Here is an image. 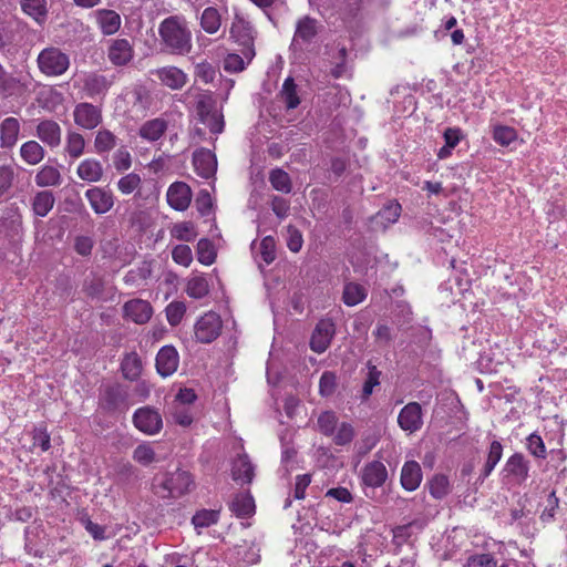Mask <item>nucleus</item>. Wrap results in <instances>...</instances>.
Returning <instances> with one entry per match:
<instances>
[{
    "instance_id": "1",
    "label": "nucleus",
    "mask_w": 567,
    "mask_h": 567,
    "mask_svg": "<svg viewBox=\"0 0 567 567\" xmlns=\"http://www.w3.org/2000/svg\"><path fill=\"white\" fill-rule=\"evenodd\" d=\"M130 386L118 381L106 382L99 388V409L107 415H117L128 411Z\"/></svg>"
},
{
    "instance_id": "2",
    "label": "nucleus",
    "mask_w": 567,
    "mask_h": 567,
    "mask_svg": "<svg viewBox=\"0 0 567 567\" xmlns=\"http://www.w3.org/2000/svg\"><path fill=\"white\" fill-rule=\"evenodd\" d=\"M158 31L163 42L169 48L171 52L185 54L190 51V32L176 18H166L159 24Z\"/></svg>"
},
{
    "instance_id": "3",
    "label": "nucleus",
    "mask_w": 567,
    "mask_h": 567,
    "mask_svg": "<svg viewBox=\"0 0 567 567\" xmlns=\"http://www.w3.org/2000/svg\"><path fill=\"white\" fill-rule=\"evenodd\" d=\"M198 121L209 128L213 134H220L224 131V116L216 109V101L210 94H202L195 104Z\"/></svg>"
},
{
    "instance_id": "4",
    "label": "nucleus",
    "mask_w": 567,
    "mask_h": 567,
    "mask_svg": "<svg viewBox=\"0 0 567 567\" xmlns=\"http://www.w3.org/2000/svg\"><path fill=\"white\" fill-rule=\"evenodd\" d=\"M37 62L39 70L47 76L62 75L70 66L69 55L55 47L43 49L39 53Z\"/></svg>"
},
{
    "instance_id": "5",
    "label": "nucleus",
    "mask_w": 567,
    "mask_h": 567,
    "mask_svg": "<svg viewBox=\"0 0 567 567\" xmlns=\"http://www.w3.org/2000/svg\"><path fill=\"white\" fill-rule=\"evenodd\" d=\"M321 28L320 22L310 16H303L298 19L290 49L302 51L306 47L313 43Z\"/></svg>"
},
{
    "instance_id": "6",
    "label": "nucleus",
    "mask_w": 567,
    "mask_h": 567,
    "mask_svg": "<svg viewBox=\"0 0 567 567\" xmlns=\"http://www.w3.org/2000/svg\"><path fill=\"white\" fill-rule=\"evenodd\" d=\"M132 422L140 432L146 435H155L163 429L161 413L151 405L136 409L133 413Z\"/></svg>"
},
{
    "instance_id": "7",
    "label": "nucleus",
    "mask_w": 567,
    "mask_h": 567,
    "mask_svg": "<svg viewBox=\"0 0 567 567\" xmlns=\"http://www.w3.org/2000/svg\"><path fill=\"white\" fill-rule=\"evenodd\" d=\"M221 319L214 311L204 313L195 323V338L200 343H212L221 332Z\"/></svg>"
},
{
    "instance_id": "8",
    "label": "nucleus",
    "mask_w": 567,
    "mask_h": 567,
    "mask_svg": "<svg viewBox=\"0 0 567 567\" xmlns=\"http://www.w3.org/2000/svg\"><path fill=\"white\" fill-rule=\"evenodd\" d=\"M252 25L239 14L235 16L230 28V37L243 47L241 53L248 60L255 56Z\"/></svg>"
},
{
    "instance_id": "9",
    "label": "nucleus",
    "mask_w": 567,
    "mask_h": 567,
    "mask_svg": "<svg viewBox=\"0 0 567 567\" xmlns=\"http://www.w3.org/2000/svg\"><path fill=\"white\" fill-rule=\"evenodd\" d=\"M361 485L365 496H370L368 488L374 492L375 488L381 487L388 480V470L380 461L368 462L360 473Z\"/></svg>"
},
{
    "instance_id": "10",
    "label": "nucleus",
    "mask_w": 567,
    "mask_h": 567,
    "mask_svg": "<svg viewBox=\"0 0 567 567\" xmlns=\"http://www.w3.org/2000/svg\"><path fill=\"white\" fill-rule=\"evenodd\" d=\"M193 484V477L189 472L177 470L174 473H171L161 484V487L167 491V495H163L162 497L177 498L187 494Z\"/></svg>"
},
{
    "instance_id": "11",
    "label": "nucleus",
    "mask_w": 567,
    "mask_h": 567,
    "mask_svg": "<svg viewBox=\"0 0 567 567\" xmlns=\"http://www.w3.org/2000/svg\"><path fill=\"white\" fill-rule=\"evenodd\" d=\"M336 333V326L330 319L320 320L312 331L310 349L316 353H323L330 346Z\"/></svg>"
},
{
    "instance_id": "12",
    "label": "nucleus",
    "mask_w": 567,
    "mask_h": 567,
    "mask_svg": "<svg viewBox=\"0 0 567 567\" xmlns=\"http://www.w3.org/2000/svg\"><path fill=\"white\" fill-rule=\"evenodd\" d=\"M530 462L520 452H515L511 455L504 467L503 473L505 477L513 478L516 483H525L529 477Z\"/></svg>"
},
{
    "instance_id": "13",
    "label": "nucleus",
    "mask_w": 567,
    "mask_h": 567,
    "mask_svg": "<svg viewBox=\"0 0 567 567\" xmlns=\"http://www.w3.org/2000/svg\"><path fill=\"white\" fill-rule=\"evenodd\" d=\"M178 364L179 354L174 346L166 344L158 350L155 358V368L161 377H171L176 372Z\"/></svg>"
},
{
    "instance_id": "14",
    "label": "nucleus",
    "mask_w": 567,
    "mask_h": 567,
    "mask_svg": "<svg viewBox=\"0 0 567 567\" xmlns=\"http://www.w3.org/2000/svg\"><path fill=\"white\" fill-rule=\"evenodd\" d=\"M74 123L85 130H93L102 123L101 110L91 103H79L73 111Z\"/></svg>"
},
{
    "instance_id": "15",
    "label": "nucleus",
    "mask_w": 567,
    "mask_h": 567,
    "mask_svg": "<svg viewBox=\"0 0 567 567\" xmlns=\"http://www.w3.org/2000/svg\"><path fill=\"white\" fill-rule=\"evenodd\" d=\"M399 426L406 432L414 433L423 425L422 406L417 402H410L404 405L398 415Z\"/></svg>"
},
{
    "instance_id": "16",
    "label": "nucleus",
    "mask_w": 567,
    "mask_h": 567,
    "mask_svg": "<svg viewBox=\"0 0 567 567\" xmlns=\"http://www.w3.org/2000/svg\"><path fill=\"white\" fill-rule=\"evenodd\" d=\"M192 163L195 172L202 178L209 179L217 171V157L210 150L200 147L193 153Z\"/></svg>"
},
{
    "instance_id": "17",
    "label": "nucleus",
    "mask_w": 567,
    "mask_h": 567,
    "mask_svg": "<svg viewBox=\"0 0 567 567\" xmlns=\"http://www.w3.org/2000/svg\"><path fill=\"white\" fill-rule=\"evenodd\" d=\"M153 315L152 305L143 299H132L123 306V317L136 324L146 323Z\"/></svg>"
},
{
    "instance_id": "18",
    "label": "nucleus",
    "mask_w": 567,
    "mask_h": 567,
    "mask_svg": "<svg viewBox=\"0 0 567 567\" xmlns=\"http://www.w3.org/2000/svg\"><path fill=\"white\" fill-rule=\"evenodd\" d=\"M166 198L173 209L184 212L192 200L190 187L184 182H174L167 189Z\"/></svg>"
},
{
    "instance_id": "19",
    "label": "nucleus",
    "mask_w": 567,
    "mask_h": 567,
    "mask_svg": "<svg viewBox=\"0 0 567 567\" xmlns=\"http://www.w3.org/2000/svg\"><path fill=\"white\" fill-rule=\"evenodd\" d=\"M91 208L97 215H103L112 209L114 205V196L111 190L102 187H92L85 192Z\"/></svg>"
},
{
    "instance_id": "20",
    "label": "nucleus",
    "mask_w": 567,
    "mask_h": 567,
    "mask_svg": "<svg viewBox=\"0 0 567 567\" xmlns=\"http://www.w3.org/2000/svg\"><path fill=\"white\" fill-rule=\"evenodd\" d=\"M255 477V465L251 463L248 454L241 453L231 463V478L243 485H249Z\"/></svg>"
},
{
    "instance_id": "21",
    "label": "nucleus",
    "mask_w": 567,
    "mask_h": 567,
    "mask_svg": "<svg viewBox=\"0 0 567 567\" xmlns=\"http://www.w3.org/2000/svg\"><path fill=\"white\" fill-rule=\"evenodd\" d=\"M62 130L54 120H41L35 128V136L50 148L61 144Z\"/></svg>"
},
{
    "instance_id": "22",
    "label": "nucleus",
    "mask_w": 567,
    "mask_h": 567,
    "mask_svg": "<svg viewBox=\"0 0 567 567\" xmlns=\"http://www.w3.org/2000/svg\"><path fill=\"white\" fill-rule=\"evenodd\" d=\"M228 507L237 518H249L256 512L255 499L250 492L235 494Z\"/></svg>"
},
{
    "instance_id": "23",
    "label": "nucleus",
    "mask_w": 567,
    "mask_h": 567,
    "mask_svg": "<svg viewBox=\"0 0 567 567\" xmlns=\"http://www.w3.org/2000/svg\"><path fill=\"white\" fill-rule=\"evenodd\" d=\"M422 468L416 461H406L402 468L400 475L401 486L408 491L413 492L419 488L422 482Z\"/></svg>"
},
{
    "instance_id": "24",
    "label": "nucleus",
    "mask_w": 567,
    "mask_h": 567,
    "mask_svg": "<svg viewBox=\"0 0 567 567\" xmlns=\"http://www.w3.org/2000/svg\"><path fill=\"white\" fill-rule=\"evenodd\" d=\"M107 56L114 65H126L133 59V49L128 40H114L109 48Z\"/></svg>"
},
{
    "instance_id": "25",
    "label": "nucleus",
    "mask_w": 567,
    "mask_h": 567,
    "mask_svg": "<svg viewBox=\"0 0 567 567\" xmlns=\"http://www.w3.org/2000/svg\"><path fill=\"white\" fill-rule=\"evenodd\" d=\"M20 122L16 117H6L0 123V146L2 148H12L19 138Z\"/></svg>"
},
{
    "instance_id": "26",
    "label": "nucleus",
    "mask_w": 567,
    "mask_h": 567,
    "mask_svg": "<svg viewBox=\"0 0 567 567\" xmlns=\"http://www.w3.org/2000/svg\"><path fill=\"white\" fill-rule=\"evenodd\" d=\"M503 456V444L494 440L488 446L487 457L481 470V474L475 484H483V482L491 475L495 466L498 464Z\"/></svg>"
},
{
    "instance_id": "27",
    "label": "nucleus",
    "mask_w": 567,
    "mask_h": 567,
    "mask_svg": "<svg viewBox=\"0 0 567 567\" xmlns=\"http://www.w3.org/2000/svg\"><path fill=\"white\" fill-rule=\"evenodd\" d=\"M167 127L166 120L156 117L144 122L138 130V135L145 141L156 142L165 134Z\"/></svg>"
},
{
    "instance_id": "28",
    "label": "nucleus",
    "mask_w": 567,
    "mask_h": 567,
    "mask_svg": "<svg viewBox=\"0 0 567 567\" xmlns=\"http://www.w3.org/2000/svg\"><path fill=\"white\" fill-rule=\"evenodd\" d=\"M97 24L104 35H111L118 31L121 27V16L110 9H100L96 12Z\"/></svg>"
},
{
    "instance_id": "29",
    "label": "nucleus",
    "mask_w": 567,
    "mask_h": 567,
    "mask_svg": "<svg viewBox=\"0 0 567 567\" xmlns=\"http://www.w3.org/2000/svg\"><path fill=\"white\" fill-rule=\"evenodd\" d=\"M120 369L124 379L128 381L138 380L143 369L140 355L135 351L125 353L121 360Z\"/></svg>"
},
{
    "instance_id": "30",
    "label": "nucleus",
    "mask_w": 567,
    "mask_h": 567,
    "mask_svg": "<svg viewBox=\"0 0 567 567\" xmlns=\"http://www.w3.org/2000/svg\"><path fill=\"white\" fill-rule=\"evenodd\" d=\"M157 74L161 82L172 90L182 89L187 81L186 74L176 66L162 68Z\"/></svg>"
},
{
    "instance_id": "31",
    "label": "nucleus",
    "mask_w": 567,
    "mask_h": 567,
    "mask_svg": "<svg viewBox=\"0 0 567 567\" xmlns=\"http://www.w3.org/2000/svg\"><path fill=\"white\" fill-rule=\"evenodd\" d=\"M110 85L111 82L107 78L99 73H90L85 76L83 82L84 92L90 97L105 94Z\"/></svg>"
},
{
    "instance_id": "32",
    "label": "nucleus",
    "mask_w": 567,
    "mask_h": 567,
    "mask_svg": "<svg viewBox=\"0 0 567 567\" xmlns=\"http://www.w3.org/2000/svg\"><path fill=\"white\" fill-rule=\"evenodd\" d=\"M365 368L368 370L361 394L360 400L362 402L369 400V398L372 395L374 389L380 385V378L382 372L372 363L371 360H368L365 363Z\"/></svg>"
},
{
    "instance_id": "33",
    "label": "nucleus",
    "mask_w": 567,
    "mask_h": 567,
    "mask_svg": "<svg viewBox=\"0 0 567 567\" xmlns=\"http://www.w3.org/2000/svg\"><path fill=\"white\" fill-rule=\"evenodd\" d=\"M20 156L27 164L37 165L43 161L45 150L39 142L30 140L21 145Z\"/></svg>"
},
{
    "instance_id": "34",
    "label": "nucleus",
    "mask_w": 567,
    "mask_h": 567,
    "mask_svg": "<svg viewBox=\"0 0 567 567\" xmlns=\"http://www.w3.org/2000/svg\"><path fill=\"white\" fill-rule=\"evenodd\" d=\"M76 173L81 179L93 183L102 178L103 168L97 159L87 158L80 163Z\"/></svg>"
},
{
    "instance_id": "35",
    "label": "nucleus",
    "mask_w": 567,
    "mask_h": 567,
    "mask_svg": "<svg viewBox=\"0 0 567 567\" xmlns=\"http://www.w3.org/2000/svg\"><path fill=\"white\" fill-rule=\"evenodd\" d=\"M21 9L39 25H42L48 18L47 0H21Z\"/></svg>"
},
{
    "instance_id": "36",
    "label": "nucleus",
    "mask_w": 567,
    "mask_h": 567,
    "mask_svg": "<svg viewBox=\"0 0 567 567\" xmlns=\"http://www.w3.org/2000/svg\"><path fill=\"white\" fill-rule=\"evenodd\" d=\"M368 291L364 286L358 282H346L343 286L342 301L348 307H353L367 298Z\"/></svg>"
},
{
    "instance_id": "37",
    "label": "nucleus",
    "mask_w": 567,
    "mask_h": 567,
    "mask_svg": "<svg viewBox=\"0 0 567 567\" xmlns=\"http://www.w3.org/2000/svg\"><path fill=\"white\" fill-rule=\"evenodd\" d=\"M297 84L295 83L293 78L288 76L281 86L279 92V96L282 103L286 106V110H295L300 104V97L297 92Z\"/></svg>"
},
{
    "instance_id": "38",
    "label": "nucleus",
    "mask_w": 567,
    "mask_h": 567,
    "mask_svg": "<svg viewBox=\"0 0 567 567\" xmlns=\"http://www.w3.org/2000/svg\"><path fill=\"white\" fill-rule=\"evenodd\" d=\"M55 198L51 190L38 192L32 199V210L35 216L45 217L53 208Z\"/></svg>"
},
{
    "instance_id": "39",
    "label": "nucleus",
    "mask_w": 567,
    "mask_h": 567,
    "mask_svg": "<svg viewBox=\"0 0 567 567\" xmlns=\"http://www.w3.org/2000/svg\"><path fill=\"white\" fill-rule=\"evenodd\" d=\"M34 182L39 187L59 186L62 182V177L56 167L44 165L37 173Z\"/></svg>"
},
{
    "instance_id": "40",
    "label": "nucleus",
    "mask_w": 567,
    "mask_h": 567,
    "mask_svg": "<svg viewBox=\"0 0 567 567\" xmlns=\"http://www.w3.org/2000/svg\"><path fill=\"white\" fill-rule=\"evenodd\" d=\"M220 509H199L192 517L195 529L207 528L219 522Z\"/></svg>"
},
{
    "instance_id": "41",
    "label": "nucleus",
    "mask_w": 567,
    "mask_h": 567,
    "mask_svg": "<svg viewBox=\"0 0 567 567\" xmlns=\"http://www.w3.org/2000/svg\"><path fill=\"white\" fill-rule=\"evenodd\" d=\"M269 182L274 189L284 194H289L292 190V182L289 174L282 168L276 167L269 173Z\"/></svg>"
},
{
    "instance_id": "42",
    "label": "nucleus",
    "mask_w": 567,
    "mask_h": 567,
    "mask_svg": "<svg viewBox=\"0 0 567 567\" xmlns=\"http://www.w3.org/2000/svg\"><path fill=\"white\" fill-rule=\"evenodd\" d=\"M196 256L200 264L205 266L213 265L217 257L213 241L208 238H200L196 246Z\"/></svg>"
},
{
    "instance_id": "43",
    "label": "nucleus",
    "mask_w": 567,
    "mask_h": 567,
    "mask_svg": "<svg viewBox=\"0 0 567 567\" xmlns=\"http://www.w3.org/2000/svg\"><path fill=\"white\" fill-rule=\"evenodd\" d=\"M402 207L398 200L388 202L378 213L375 218L384 226L398 221Z\"/></svg>"
},
{
    "instance_id": "44",
    "label": "nucleus",
    "mask_w": 567,
    "mask_h": 567,
    "mask_svg": "<svg viewBox=\"0 0 567 567\" xmlns=\"http://www.w3.org/2000/svg\"><path fill=\"white\" fill-rule=\"evenodd\" d=\"M131 94H132V99H133L132 100L133 107H135L136 110H138L141 112H145V111L150 110L152 102H153V97L146 86H144L142 84H136L132 89Z\"/></svg>"
},
{
    "instance_id": "45",
    "label": "nucleus",
    "mask_w": 567,
    "mask_h": 567,
    "mask_svg": "<svg viewBox=\"0 0 567 567\" xmlns=\"http://www.w3.org/2000/svg\"><path fill=\"white\" fill-rule=\"evenodd\" d=\"M430 495L435 499H442L450 493V481L444 474H435L429 482Z\"/></svg>"
},
{
    "instance_id": "46",
    "label": "nucleus",
    "mask_w": 567,
    "mask_h": 567,
    "mask_svg": "<svg viewBox=\"0 0 567 567\" xmlns=\"http://www.w3.org/2000/svg\"><path fill=\"white\" fill-rule=\"evenodd\" d=\"M221 24V18L218 10L214 7L206 8L200 17V27L209 34L218 31Z\"/></svg>"
},
{
    "instance_id": "47",
    "label": "nucleus",
    "mask_w": 567,
    "mask_h": 567,
    "mask_svg": "<svg viewBox=\"0 0 567 567\" xmlns=\"http://www.w3.org/2000/svg\"><path fill=\"white\" fill-rule=\"evenodd\" d=\"M517 136V131L512 126L497 124L493 127L492 137L501 146H509Z\"/></svg>"
},
{
    "instance_id": "48",
    "label": "nucleus",
    "mask_w": 567,
    "mask_h": 567,
    "mask_svg": "<svg viewBox=\"0 0 567 567\" xmlns=\"http://www.w3.org/2000/svg\"><path fill=\"white\" fill-rule=\"evenodd\" d=\"M338 416L333 411H323L318 416L317 425L318 430L324 436H332L338 427Z\"/></svg>"
},
{
    "instance_id": "49",
    "label": "nucleus",
    "mask_w": 567,
    "mask_h": 567,
    "mask_svg": "<svg viewBox=\"0 0 567 567\" xmlns=\"http://www.w3.org/2000/svg\"><path fill=\"white\" fill-rule=\"evenodd\" d=\"M187 295L193 299H202L209 293V285L204 276H195L187 281Z\"/></svg>"
},
{
    "instance_id": "50",
    "label": "nucleus",
    "mask_w": 567,
    "mask_h": 567,
    "mask_svg": "<svg viewBox=\"0 0 567 567\" xmlns=\"http://www.w3.org/2000/svg\"><path fill=\"white\" fill-rule=\"evenodd\" d=\"M525 447L528 453L537 460H545L547 457L545 442L537 432H534L526 437Z\"/></svg>"
},
{
    "instance_id": "51",
    "label": "nucleus",
    "mask_w": 567,
    "mask_h": 567,
    "mask_svg": "<svg viewBox=\"0 0 567 567\" xmlns=\"http://www.w3.org/2000/svg\"><path fill=\"white\" fill-rule=\"evenodd\" d=\"M116 145V136L109 130H100L96 133L94 147L96 153L103 154L113 150Z\"/></svg>"
},
{
    "instance_id": "52",
    "label": "nucleus",
    "mask_w": 567,
    "mask_h": 567,
    "mask_svg": "<svg viewBox=\"0 0 567 567\" xmlns=\"http://www.w3.org/2000/svg\"><path fill=\"white\" fill-rule=\"evenodd\" d=\"M171 235L181 241H193L197 237V231L192 221L177 223L171 229Z\"/></svg>"
},
{
    "instance_id": "53",
    "label": "nucleus",
    "mask_w": 567,
    "mask_h": 567,
    "mask_svg": "<svg viewBox=\"0 0 567 567\" xmlns=\"http://www.w3.org/2000/svg\"><path fill=\"white\" fill-rule=\"evenodd\" d=\"M502 362L495 360L494 354L492 351H483L480 354V358L476 361V368L480 371V373L483 374H492L498 372V365H501Z\"/></svg>"
},
{
    "instance_id": "54",
    "label": "nucleus",
    "mask_w": 567,
    "mask_h": 567,
    "mask_svg": "<svg viewBox=\"0 0 567 567\" xmlns=\"http://www.w3.org/2000/svg\"><path fill=\"white\" fill-rule=\"evenodd\" d=\"M355 431L352 424L342 422L338 425L334 434L332 435V441L336 445L346 446L353 441Z\"/></svg>"
},
{
    "instance_id": "55",
    "label": "nucleus",
    "mask_w": 567,
    "mask_h": 567,
    "mask_svg": "<svg viewBox=\"0 0 567 567\" xmlns=\"http://www.w3.org/2000/svg\"><path fill=\"white\" fill-rule=\"evenodd\" d=\"M84 147H85V140L80 133L71 132L68 134L65 152L72 158L80 157L84 152Z\"/></svg>"
},
{
    "instance_id": "56",
    "label": "nucleus",
    "mask_w": 567,
    "mask_h": 567,
    "mask_svg": "<svg viewBox=\"0 0 567 567\" xmlns=\"http://www.w3.org/2000/svg\"><path fill=\"white\" fill-rule=\"evenodd\" d=\"M14 178L16 172L11 165H0V199L9 194Z\"/></svg>"
},
{
    "instance_id": "57",
    "label": "nucleus",
    "mask_w": 567,
    "mask_h": 567,
    "mask_svg": "<svg viewBox=\"0 0 567 567\" xmlns=\"http://www.w3.org/2000/svg\"><path fill=\"white\" fill-rule=\"evenodd\" d=\"M156 458L154 449L147 444H138L133 451V460L143 466H148Z\"/></svg>"
},
{
    "instance_id": "58",
    "label": "nucleus",
    "mask_w": 567,
    "mask_h": 567,
    "mask_svg": "<svg viewBox=\"0 0 567 567\" xmlns=\"http://www.w3.org/2000/svg\"><path fill=\"white\" fill-rule=\"evenodd\" d=\"M166 319L172 327H176L183 320L186 306L183 301H173L165 308Z\"/></svg>"
},
{
    "instance_id": "59",
    "label": "nucleus",
    "mask_w": 567,
    "mask_h": 567,
    "mask_svg": "<svg viewBox=\"0 0 567 567\" xmlns=\"http://www.w3.org/2000/svg\"><path fill=\"white\" fill-rule=\"evenodd\" d=\"M64 210L70 214H76L84 220H91V215L85 208L82 199L79 196L66 197L63 202Z\"/></svg>"
},
{
    "instance_id": "60",
    "label": "nucleus",
    "mask_w": 567,
    "mask_h": 567,
    "mask_svg": "<svg viewBox=\"0 0 567 567\" xmlns=\"http://www.w3.org/2000/svg\"><path fill=\"white\" fill-rule=\"evenodd\" d=\"M337 389V375L332 371H324L319 380V393L323 398L331 396Z\"/></svg>"
},
{
    "instance_id": "61",
    "label": "nucleus",
    "mask_w": 567,
    "mask_h": 567,
    "mask_svg": "<svg viewBox=\"0 0 567 567\" xmlns=\"http://www.w3.org/2000/svg\"><path fill=\"white\" fill-rule=\"evenodd\" d=\"M83 292L92 299L100 298L104 292L103 279L95 276L85 278L83 281Z\"/></svg>"
},
{
    "instance_id": "62",
    "label": "nucleus",
    "mask_w": 567,
    "mask_h": 567,
    "mask_svg": "<svg viewBox=\"0 0 567 567\" xmlns=\"http://www.w3.org/2000/svg\"><path fill=\"white\" fill-rule=\"evenodd\" d=\"M350 162L346 157L334 156L330 161V179L338 182L348 171Z\"/></svg>"
},
{
    "instance_id": "63",
    "label": "nucleus",
    "mask_w": 567,
    "mask_h": 567,
    "mask_svg": "<svg viewBox=\"0 0 567 567\" xmlns=\"http://www.w3.org/2000/svg\"><path fill=\"white\" fill-rule=\"evenodd\" d=\"M74 292L71 278L68 275H59L54 282V293L60 298L68 299Z\"/></svg>"
},
{
    "instance_id": "64",
    "label": "nucleus",
    "mask_w": 567,
    "mask_h": 567,
    "mask_svg": "<svg viewBox=\"0 0 567 567\" xmlns=\"http://www.w3.org/2000/svg\"><path fill=\"white\" fill-rule=\"evenodd\" d=\"M497 560L492 554H476L468 557L465 567H496Z\"/></svg>"
}]
</instances>
